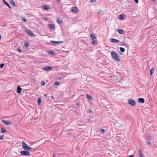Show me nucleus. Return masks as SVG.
Here are the masks:
<instances>
[{
    "mask_svg": "<svg viewBox=\"0 0 157 157\" xmlns=\"http://www.w3.org/2000/svg\"><path fill=\"white\" fill-rule=\"evenodd\" d=\"M111 55L112 58L116 61H121V59H120L118 55L114 51H112L111 52Z\"/></svg>",
    "mask_w": 157,
    "mask_h": 157,
    "instance_id": "1",
    "label": "nucleus"
},
{
    "mask_svg": "<svg viewBox=\"0 0 157 157\" xmlns=\"http://www.w3.org/2000/svg\"><path fill=\"white\" fill-rule=\"evenodd\" d=\"M22 148L25 150H31L32 148L28 145L24 141H23L22 142Z\"/></svg>",
    "mask_w": 157,
    "mask_h": 157,
    "instance_id": "2",
    "label": "nucleus"
},
{
    "mask_svg": "<svg viewBox=\"0 0 157 157\" xmlns=\"http://www.w3.org/2000/svg\"><path fill=\"white\" fill-rule=\"evenodd\" d=\"M20 154L22 155L29 156L30 155V153L28 150H24L20 152Z\"/></svg>",
    "mask_w": 157,
    "mask_h": 157,
    "instance_id": "3",
    "label": "nucleus"
},
{
    "mask_svg": "<svg viewBox=\"0 0 157 157\" xmlns=\"http://www.w3.org/2000/svg\"><path fill=\"white\" fill-rule=\"evenodd\" d=\"M128 103L132 105V106H135L136 105L135 101L132 99H129L128 101Z\"/></svg>",
    "mask_w": 157,
    "mask_h": 157,
    "instance_id": "4",
    "label": "nucleus"
},
{
    "mask_svg": "<svg viewBox=\"0 0 157 157\" xmlns=\"http://www.w3.org/2000/svg\"><path fill=\"white\" fill-rule=\"evenodd\" d=\"M25 32L27 34L30 36L33 37L35 36V35L33 33L31 32L30 30H26L25 31Z\"/></svg>",
    "mask_w": 157,
    "mask_h": 157,
    "instance_id": "5",
    "label": "nucleus"
},
{
    "mask_svg": "<svg viewBox=\"0 0 157 157\" xmlns=\"http://www.w3.org/2000/svg\"><path fill=\"white\" fill-rule=\"evenodd\" d=\"M1 121L3 124L6 125H9L12 124V122L11 121L9 122L6 120L3 119H2L1 120Z\"/></svg>",
    "mask_w": 157,
    "mask_h": 157,
    "instance_id": "6",
    "label": "nucleus"
},
{
    "mask_svg": "<svg viewBox=\"0 0 157 157\" xmlns=\"http://www.w3.org/2000/svg\"><path fill=\"white\" fill-rule=\"evenodd\" d=\"M52 68L50 66H48L44 68V70L46 71H48L52 70Z\"/></svg>",
    "mask_w": 157,
    "mask_h": 157,
    "instance_id": "7",
    "label": "nucleus"
},
{
    "mask_svg": "<svg viewBox=\"0 0 157 157\" xmlns=\"http://www.w3.org/2000/svg\"><path fill=\"white\" fill-rule=\"evenodd\" d=\"M51 43H53L54 44H62L63 43L62 41H54L53 40H51L50 41Z\"/></svg>",
    "mask_w": 157,
    "mask_h": 157,
    "instance_id": "8",
    "label": "nucleus"
},
{
    "mask_svg": "<svg viewBox=\"0 0 157 157\" xmlns=\"http://www.w3.org/2000/svg\"><path fill=\"white\" fill-rule=\"evenodd\" d=\"M22 89L19 86H17V93L18 94H20L21 93Z\"/></svg>",
    "mask_w": 157,
    "mask_h": 157,
    "instance_id": "9",
    "label": "nucleus"
},
{
    "mask_svg": "<svg viewBox=\"0 0 157 157\" xmlns=\"http://www.w3.org/2000/svg\"><path fill=\"white\" fill-rule=\"evenodd\" d=\"M78 10L77 7H73L72 9H71V10L72 12L75 13L78 11Z\"/></svg>",
    "mask_w": 157,
    "mask_h": 157,
    "instance_id": "10",
    "label": "nucleus"
},
{
    "mask_svg": "<svg viewBox=\"0 0 157 157\" xmlns=\"http://www.w3.org/2000/svg\"><path fill=\"white\" fill-rule=\"evenodd\" d=\"M48 26L50 29H56L55 25L52 24H49Z\"/></svg>",
    "mask_w": 157,
    "mask_h": 157,
    "instance_id": "11",
    "label": "nucleus"
},
{
    "mask_svg": "<svg viewBox=\"0 0 157 157\" xmlns=\"http://www.w3.org/2000/svg\"><path fill=\"white\" fill-rule=\"evenodd\" d=\"M138 101L139 103H143L145 102V100L143 98H139L138 99Z\"/></svg>",
    "mask_w": 157,
    "mask_h": 157,
    "instance_id": "12",
    "label": "nucleus"
},
{
    "mask_svg": "<svg viewBox=\"0 0 157 157\" xmlns=\"http://www.w3.org/2000/svg\"><path fill=\"white\" fill-rule=\"evenodd\" d=\"M42 8L46 10H50V8L48 6H47V5H43L42 6Z\"/></svg>",
    "mask_w": 157,
    "mask_h": 157,
    "instance_id": "13",
    "label": "nucleus"
},
{
    "mask_svg": "<svg viewBox=\"0 0 157 157\" xmlns=\"http://www.w3.org/2000/svg\"><path fill=\"white\" fill-rule=\"evenodd\" d=\"M3 2H4V3L6 6H7L10 9H12V8L10 6V4L7 2L5 0H2Z\"/></svg>",
    "mask_w": 157,
    "mask_h": 157,
    "instance_id": "14",
    "label": "nucleus"
},
{
    "mask_svg": "<svg viewBox=\"0 0 157 157\" xmlns=\"http://www.w3.org/2000/svg\"><path fill=\"white\" fill-rule=\"evenodd\" d=\"M125 18V16L124 15L121 14L118 16V18L121 20H124Z\"/></svg>",
    "mask_w": 157,
    "mask_h": 157,
    "instance_id": "15",
    "label": "nucleus"
},
{
    "mask_svg": "<svg viewBox=\"0 0 157 157\" xmlns=\"http://www.w3.org/2000/svg\"><path fill=\"white\" fill-rule=\"evenodd\" d=\"M110 41L111 42L117 43L119 42V40H117V39H115L114 38H111L110 39Z\"/></svg>",
    "mask_w": 157,
    "mask_h": 157,
    "instance_id": "16",
    "label": "nucleus"
},
{
    "mask_svg": "<svg viewBox=\"0 0 157 157\" xmlns=\"http://www.w3.org/2000/svg\"><path fill=\"white\" fill-rule=\"evenodd\" d=\"M10 2L13 6L14 7L16 6L15 3L13 0H10Z\"/></svg>",
    "mask_w": 157,
    "mask_h": 157,
    "instance_id": "17",
    "label": "nucleus"
},
{
    "mask_svg": "<svg viewBox=\"0 0 157 157\" xmlns=\"http://www.w3.org/2000/svg\"><path fill=\"white\" fill-rule=\"evenodd\" d=\"M57 21L60 25H61L60 24L63 23L62 21L59 17H57Z\"/></svg>",
    "mask_w": 157,
    "mask_h": 157,
    "instance_id": "18",
    "label": "nucleus"
},
{
    "mask_svg": "<svg viewBox=\"0 0 157 157\" xmlns=\"http://www.w3.org/2000/svg\"><path fill=\"white\" fill-rule=\"evenodd\" d=\"M90 36L92 40H94L96 39V36L94 34H91Z\"/></svg>",
    "mask_w": 157,
    "mask_h": 157,
    "instance_id": "19",
    "label": "nucleus"
},
{
    "mask_svg": "<svg viewBox=\"0 0 157 157\" xmlns=\"http://www.w3.org/2000/svg\"><path fill=\"white\" fill-rule=\"evenodd\" d=\"M118 32L119 34H123L125 33L124 31L123 30L121 29H118Z\"/></svg>",
    "mask_w": 157,
    "mask_h": 157,
    "instance_id": "20",
    "label": "nucleus"
},
{
    "mask_svg": "<svg viewBox=\"0 0 157 157\" xmlns=\"http://www.w3.org/2000/svg\"><path fill=\"white\" fill-rule=\"evenodd\" d=\"M154 67L152 68L150 70V74L151 75H152L153 73L154 72Z\"/></svg>",
    "mask_w": 157,
    "mask_h": 157,
    "instance_id": "21",
    "label": "nucleus"
},
{
    "mask_svg": "<svg viewBox=\"0 0 157 157\" xmlns=\"http://www.w3.org/2000/svg\"><path fill=\"white\" fill-rule=\"evenodd\" d=\"M41 102V98H40L39 97L38 98V100H37V104H38V105H40Z\"/></svg>",
    "mask_w": 157,
    "mask_h": 157,
    "instance_id": "22",
    "label": "nucleus"
},
{
    "mask_svg": "<svg viewBox=\"0 0 157 157\" xmlns=\"http://www.w3.org/2000/svg\"><path fill=\"white\" fill-rule=\"evenodd\" d=\"M24 45L25 46V47L26 48H28L29 46V43L27 42H25L24 43Z\"/></svg>",
    "mask_w": 157,
    "mask_h": 157,
    "instance_id": "23",
    "label": "nucleus"
},
{
    "mask_svg": "<svg viewBox=\"0 0 157 157\" xmlns=\"http://www.w3.org/2000/svg\"><path fill=\"white\" fill-rule=\"evenodd\" d=\"M48 53L51 55H53L54 54V52L52 50L49 51Z\"/></svg>",
    "mask_w": 157,
    "mask_h": 157,
    "instance_id": "24",
    "label": "nucleus"
},
{
    "mask_svg": "<svg viewBox=\"0 0 157 157\" xmlns=\"http://www.w3.org/2000/svg\"><path fill=\"white\" fill-rule=\"evenodd\" d=\"M6 130L4 128H3L1 129V132L2 133H4L6 132Z\"/></svg>",
    "mask_w": 157,
    "mask_h": 157,
    "instance_id": "25",
    "label": "nucleus"
},
{
    "mask_svg": "<svg viewBox=\"0 0 157 157\" xmlns=\"http://www.w3.org/2000/svg\"><path fill=\"white\" fill-rule=\"evenodd\" d=\"M120 49L121 52H124L125 51V49L124 48L122 47H120Z\"/></svg>",
    "mask_w": 157,
    "mask_h": 157,
    "instance_id": "26",
    "label": "nucleus"
},
{
    "mask_svg": "<svg viewBox=\"0 0 157 157\" xmlns=\"http://www.w3.org/2000/svg\"><path fill=\"white\" fill-rule=\"evenodd\" d=\"M139 157H143V155L142 154L141 151L140 150L139 152Z\"/></svg>",
    "mask_w": 157,
    "mask_h": 157,
    "instance_id": "27",
    "label": "nucleus"
},
{
    "mask_svg": "<svg viewBox=\"0 0 157 157\" xmlns=\"http://www.w3.org/2000/svg\"><path fill=\"white\" fill-rule=\"evenodd\" d=\"M93 44H97V40H94L92 42Z\"/></svg>",
    "mask_w": 157,
    "mask_h": 157,
    "instance_id": "28",
    "label": "nucleus"
},
{
    "mask_svg": "<svg viewBox=\"0 0 157 157\" xmlns=\"http://www.w3.org/2000/svg\"><path fill=\"white\" fill-rule=\"evenodd\" d=\"M86 96H87V99H89L90 100H91L92 97L90 95L87 94L86 95Z\"/></svg>",
    "mask_w": 157,
    "mask_h": 157,
    "instance_id": "29",
    "label": "nucleus"
},
{
    "mask_svg": "<svg viewBox=\"0 0 157 157\" xmlns=\"http://www.w3.org/2000/svg\"><path fill=\"white\" fill-rule=\"evenodd\" d=\"M21 20L25 22L26 21L27 19L25 17H23L21 18Z\"/></svg>",
    "mask_w": 157,
    "mask_h": 157,
    "instance_id": "30",
    "label": "nucleus"
},
{
    "mask_svg": "<svg viewBox=\"0 0 157 157\" xmlns=\"http://www.w3.org/2000/svg\"><path fill=\"white\" fill-rule=\"evenodd\" d=\"M146 143L149 146H151L152 145V143L150 141H147Z\"/></svg>",
    "mask_w": 157,
    "mask_h": 157,
    "instance_id": "31",
    "label": "nucleus"
},
{
    "mask_svg": "<svg viewBox=\"0 0 157 157\" xmlns=\"http://www.w3.org/2000/svg\"><path fill=\"white\" fill-rule=\"evenodd\" d=\"M151 136L150 135H148L146 137L145 139L147 140H149L150 138H151Z\"/></svg>",
    "mask_w": 157,
    "mask_h": 157,
    "instance_id": "32",
    "label": "nucleus"
},
{
    "mask_svg": "<svg viewBox=\"0 0 157 157\" xmlns=\"http://www.w3.org/2000/svg\"><path fill=\"white\" fill-rule=\"evenodd\" d=\"M59 84V82L58 81H56L54 83V84H55L56 86L58 85Z\"/></svg>",
    "mask_w": 157,
    "mask_h": 157,
    "instance_id": "33",
    "label": "nucleus"
},
{
    "mask_svg": "<svg viewBox=\"0 0 157 157\" xmlns=\"http://www.w3.org/2000/svg\"><path fill=\"white\" fill-rule=\"evenodd\" d=\"M4 136V135H2L0 136V139L1 140H2L3 139V138Z\"/></svg>",
    "mask_w": 157,
    "mask_h": 157,
    "instance_id": "34",
    "label": "nucleus"
},
{
    "mask_svg": "<svg viewBox=\"0 0 157 157\" xmlns=\"http://www.w3.org/2000/svg\"><path fill=\"white\" fill-rule=\"evenodd\" d=\"M4 63H2L0 64V67L1 68H2L4 66Z\"/></svg>",
    "mask_w": 157,
    "mask_h": 157,
    "instance_id": "35",
    "label": "nucleus"
},
{
    "mask_svg": "<svg viewBox=\"0 0 157 157\" xmlns=\"http://www.w3.org/2000/svg\"><path fill=\"white\" fill-rule=\"evenodd\" d=\"M45 83L44 81H42L41 82V84L42 86H44L45 85Z\"/></svg>",
    "mask_w": 157,
    "mask_h": 157,
    "instance_id": "36",
    "label": "nucleus"
},
{
    "mask_svg": "<svg viewBox=\"0 0 157 157\" xmlns=\"http://www.w3.org/2000/svg\"><path fill=\"white\" fill-rule=\"evenodd\" d=\"M100 131L102 133L104 132L105 131V130L104 129L101 128L100 129Z\"/></svg>",
    "mask_w": 157,
    "mask_h": 157,
    "instance_id": "37",
    "label": "nucleus"
},
{
    "mask_svg": "<svg viewBox=\"0 0 157 157\" xmlns=\"http://www.w3.org/2000/svg\"><path fill=\"white\" fill-rule=\"evenodd\" d=\"M17 50L18 51L21 53V52H22L21 49L20 48H17Z\"/></svg>",
    "mask_w": 157,
    "mask_h": 157,
    "instance_id": "38",
    "label": "nucleus"
},
{
    "mask_svg": "<svg viewBox=\"0 0 157 157\" xmlns=\"http://www.w3.org/2000/svg\"><path fill=\"white\" fill-rule=\"evenodd\" d=\"M96 0H90V2H96Z\"/></svg>",
    "mask_w": 157,
    "mask_h": 157,
    "instance_id": "39",
    "label": "nucleus"
},
{
    "mask_svg": "<svg viewBox=\"0 0 157 157\" xmlns=\"http://www.w3.org/2000/svg\"><path fill=\"white\" fill-rule=\"evenodd\" d=\"M101 12V10H100V11L98 12L97 13L98 14H99Z\"/></svg>",
    "mask_w": 157,
    "mask_h": 157,
    "instance_id": "40",
    "label": "nucleus"
},
{
    "mask_svg": "<svg viewBox=\"0 0 157 157\" xmlns=\"http://www.w3.org/2000/svg\"><path fill=\"white\" fill-rule=\"evenodd\" d=\"M88 112L89 113H91L92 112V111L90 109H89L88 110Z\"/></svg>",
    "mask_w": 157,
    "mask_h": 157,
    "instance_id": "41",
    "label": "nucleus"
},
{
    "mask_svg": "<svg viewBox=\"0 0 157 157\" xmlns=\"http://www.w3.org/2000/svg\"><path fill=\"white\" fill-rule=\"evenodd\" d=\"M128 157H134V156L133 155H129Z\"/></svg>",
    "mask_w": 157,
    "mask_h": 157,
    "instance_id": "42",
    "label": "nucleus"
},
{
    "mask_svg": "<svg viewBox=\"0 0 157 157\" xmlns=\"http://www.w3.org/2000/svg\"><path fill=\"white\" fill-rule=\"evenodd\" d=\"M134 1L136 3H138L139 2L138 0H134Z\"/></svg>",
    "mask_w": 157,
    "mask_h": 157,
    "instance_id": "43",
    "label": "nucleus"
},
{
    "mask_svg": "<svg viewBox=\"0 0 157 157\" xmlns=\"http://www.w3.org/2000/svg\"><path fill=\"white\" fill-rule=\"evenodd\" d=\"M61 78H62L59 77H58L57 78H56V79L57 80H60V79H61Z\"/></svg>",
    "mask_w": 157,
    "mask_h": 157,
    "instance_id": "44",
    "label": "nucleus"
},
{
    "mask_svg": "<svg viewBox=\"0 0 157 157\" xmlns=\"http://www.w3.org/2000/svg\"><path fill=\"white\" fill-rule=\"evenodd\" d=\"M76 104L78 106H79L80 105V104L79 103H76Z\"/></svg>",
    "mask_w": 157,
    "mask_h": 157,
    "instance_id": "45",
    "label": "nucleus"
},
{
    "mask_svg": "<svg viewBox=\"0 0 157 157\" xmlns=\"http://www.w3.org/2000/svg\"><path fill=\"white\" fill-rule=\"evenodd\" d=\"M57 1V2H59L60 1H61V0H56Z\"/></svg>",
    "mask_w": 157,
    "mask_h": 157,
    "instance_id": "46",
    "label": "nucleus"
},
{
    "mask_svg": "<svg viewBox=\"0 0 157 157\" xmlns=\"http://www.w3.org/2000/svg\"><path fill=\"white\" fill-rule=\"evenodd\" d=\"M53 157H56V156L55 154H53Z\"/></svg>",
    "mask_w": 157,
    "mask_h": 157,
    "instance_id": "47",
    "label": "nucleus"
},
{
    "mask_svg": "<svg viewBox=\"0 0 157 157\" xmlns=\"http://www.w3.org/2000/svg\"><path fill=\"white\" fill-rule=\"evenodd\" d=\"M126 43H123L122 44L123 45H125V44Z\"/></svg>",
    "mask_w": 157,
    "mask_h": 157,
    "instance_id": "48",
    "label": "nucleus"
},
{
    "mask_svg": "<svg viewBox=\"0 0 157 157\" xmlns=\"http://www.w3.org/2000/svg\"><path fill=\"white\" fill-rule=\"evenodd\" d=\"M44 96L46 97H47V95L45 94H44Z\"/></svg>",
    "mask_w": 157,
    "mask_h": 157,
    "instance_id": "49",
    "label": "nucleus"
},
{
    "mask_svg": "<svg viewBox=\"0 0 157 157\" xmlns=\"http://www.w3.org/2000/svg\"><path fill=\"white\" fill-rule=\"evenodd\" d=\"M1 37H2L1 36V35L0 34V40L1 39Z\"/></svg>",
    "mask_w": 157,
    "mask_h": 157,
    "instance_id": "50",
    "label": "nucleus"
},
{
    "mask_svg": "<svg viewBox=\"0 0 157 157\" xmlns=\"http://www.w3.org/2000/svg\"><path fill=\"white\" fill-rule=\"evenodd\" d=\"M51 98L53 99H54V97L53 96H51Z\"/></svg>",
    "mask_w": 157,
    "mask_h": 157,
    "instance_id": "51",
    "label": "nucleus"
},
{
    "mask_svg": "<svg viewBox=\"0 0 157 157\" xmlns=\"http://www.w3.org/2000/svg\"><path fill=\"white\" fill-rule=\"evenodd\" d=\"M44 19H45V20H47V18H45H45H44Z\"/></svg>",
    "mask_w": 157,
    "mask_h": 157,
    "instance_id": "52",
    "label": "nucleus"
},
{
    "mask_svg": "<svg viewBox=\"0 0 157 157\" xmlns=\"http://www.w3.org/2000/svg\"><path fill=\"white\" fill-rule=\"evenodd\" d=\"M68 135H70V133H68Z\"/></svg>",
    "mask_w": 157,
    "mask_h": 157,
    "instance_id": "53",
    "label": "nucleus"
}]
</instances>
